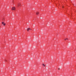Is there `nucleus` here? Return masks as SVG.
Instances as JSON below:
<instances>
[{
    "label": "nucleus",
    "instance_id": "obj_1",
    "mask_svg": "<svg viewBox=\"0 0 76 76\" xmlns=\"http://www.w3.org/2000/svg\"><path fill=\"white\" fill-rule=\"evenodd\" d=\"M12 10H16V8H15V7H12Z\"/></svg>",
    "mask_w": 76,
    "mask_h": 76
},
{
    "label": "nucleus",
    "instance_id": "obj_2",
    "mask_svg": "<svg viewBox=\"0 0 76 76\" xmlns=\"http://www.w3.org/2000/svg\"><path fill=\"white\" fill-rule=\"evenodd\" d=\"M18 7H19L20 6H21V3H18Z\"/></svg>",
    "mask_w": 76,
    "mask_h": 76
},
{
    "label": "nucleus",
    "instance_id": "obj_3",
    "mask_svg": "<svg viewBox=\"0 0 76 76\" xmlns=\"http://www.w3.org/2000/svg\"><path fill=\"white\" fill-rule=\"evenodd\" d=\"M32 30V29H31V28H28L27 29V31L28 32L29 31V30Z\"/></svg>",
    "mask_w": 76,
    "mask_h": 76
},
{
    "label": "nucleus",
    "instance_id": "obj_4",
    "mask_svg": "<svg viewBox=\"0 0 76 76\" xmlns=\"http://www.w3.org/2000/svg\"><path fill=\"white\" fill-rule=\"evenodd\" d=\"M39 14V12H37L36 13V15H38V14Z\"/></svg>",
    "mask_w": 76,
    "mask_h": 76
},
{
    "label": "nucleus",
    "instance_id": "obj_5",
    "mask_svg": "<svg viewBox=\"0 0 76 76\" xmlns=\"http://www.w3.org/2000/svg\"><path fill=\"white\" fill-rule=\"evenodd\" d=\"M42 65H43V66H44V67H45V65H44V64H42Z\"/></svg>",
    "mask_w": 76,
    "mask_h": 76
},
{
    "label": "nucleus",
    "instance_id": "obj_6",
    "mask_svg": "<svg viewBox=\"0 0 76 76\" xmlns=\"http://www.w3.org/2000/svg\"><path fill=\"white\" fill-rule=\"evenodd\" d=\"M66 39H68V38H66L65 39V40L66 41Z\"/></svg>",
    "mask_w": 76,
    "mask_h": 76
},
{
    "label": "nucleus",
    "instance_id": "obj_7",
    "mask_svg": "<svg viewBox=\"0 0 76 76\" xmlns=\"http://www.w3.org/2000/svg\"><path fill=\"white\" fill-rule=\"evenodd\" d=\"M3 25L4 26H5L6 25V23H4L3 24Z\"/></svg>",
    "mask_w": 76,
    "mask_h": 76
},
{
    "label": "nucleus",
    "instance_id": "obj_8",
    "mask_svg": "<svg viewBox=\"0 0 76 76\" xmlns=\"http://www.w3.org/2000/svg\"><path fill=\"white\" fill-rule=\"evenodd\" d=\"M5 61H6V62L7 61V60H6V59H5Z\"/></svg>",
    "mask_w": 76,
    "mask_h": 76
},
{
    "label": "nucleus",
    "instance_id": "obj_9",
    "mask_svg": "<svg viewBox=\"0 0 76 76\" xmlns=\"http://www.w3.org/2000/svg\"><path fill=\"white\" fill-rule=\"evenodd\" d=\"M3 20H5V19H4V18H3Z\"/></svg>",
    "mask_w": 76,
    "mask_h": 76
},
{
    "label": "nucleus",
    "instance_id": "obj_10",
    "mask_svg": "<svg viewBox=\"0 0 76 76\" xmlns=\"http://www.w3.org/2000/svg\"><path fill=\"white\" fill-rule=\"evenodd\" d=\"M4 24V22H2V24Z\"/></svg>",
    "mask_w": 76,
    "mask_h": 76
},
{
    "label": "nucleus",
    "instance_id": "obj_11",
    "mask_svg": "<svg viewBox=\"0 0 76 76\" xmlns=\"http://www.w3.org/2000/svg\"><path fill=\"white\" fill-rule=\"evenodd\" d=\"M58 70H60V68L58 69Z\"/></svg>",
    "mask_w": 76,
    "mask_h": 76
},
{
    "label": "nucleus",
    "instance_id": "obj_12",
    "mask_svg": "<svg viewBox=\"0 0 76 76\" xmlns=\"http://www.w3.org/2000/svg\"><path fill=\"white\" fill-rule=\"evenodd\" d=\"M12 2H13V1H12Z\"/></svg>",
    "mask_w": 76,
    "mask_h": 76
},
{
    "label": "nucleus",
    "instance_id": "obj_13",
    "mask_svg": "<svg viewBox=\"0 0 76 76\" xmlns=\"http://www.w3.org/2000/svg\"><path fill=\"white\" fill-rule=\"evenodd\" d=\"M63 8V7H62Z\"/></svg>",
    "mask_w": 76,
    "mask_h": 76
}]
</instances>
